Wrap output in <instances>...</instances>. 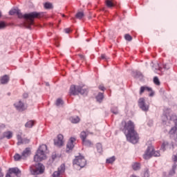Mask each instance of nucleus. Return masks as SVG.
Listing matches in <instances>:
<instances>
[{"mask_svg":"<svg viewBox=\"0 0 177 177\" xmlns=\"http://www.w3.org/2000/svg\"><path fill=\"white\" fill-rule=\"evenodd\" d=\"M120 131L124 132L126 138L130 143L136 145L139 142V134L135 130V123L132 120L125 121L122 120L120 127Z\"/></svg>","mask_w":177,"mask_h":177,"instance_id":"f257e3e1","label":"nucleus"},{"mask_svg":"<svg viewBox=\"0 0 177 177\" xmlns=\"http://www.w3.org/2000/svg\"><path fill=\"white\" fill-rule=\"evenodd\" d=\"M48 150V147L46 145H41L39 149L37 151V153L35 155L34 161L35 162H39L42 160H45L46 156L45 155V151Z\"/></svg>","mask_w":177,"mask_h":177,"instance_id":"f03ea898","label":"nucleus"},{"mask_svg":"<svg viewBox=\"0 0 177 177\" xmlns=\"http://www.w3.org/2000/svg\"><path fill=\"white\" fill-rule=\"evenodd\" d=\"M161 154L160 153V151H156L154 149V147L148 146L145 153L143 154L144 160H150L151 157H160Z\"/></svg>","mask_w":177,"mask_h":177,"instance_id":"7ed1b4c3","label":"nucleus"},{"mask_svg":"<svg viewBox=\"0 0 177 177\" xmlns=\"http://www.w3.org/2000/svg\"><path fill=\"white\" fill-rule=\"evenodd\" d=\"M30 171L32 175H42L45 172V166L42 163L37 162L30 167Z\"/></svg>","mask_w":177,"mask_h":177,"instance_id":"20e7f679","label":"nucleus"},{"mask_svg":"<svg viewBox=\"0 0 177 177\" xmlns=\"http://www.w3.org/2000/svg\"><path fill=\"white\" fill-rule=\"evenodd\" d=\"M69 93L74 96H75V95H78V93H80L81 95H86V93H88V90L82 88L80 86L72 85L71 86Z\"/></svg>","mask_w":177,"mask_h":177,"instance_id":"39448f33","label":"nucleus"},{"mask_svg":"<svg viewBox=\"0 0 177 177\" xmlns=\"http://www.w3.org/2000/svg\"><path fill=\"white\" fill-rule=\"evenodd\" d=\"M41 17V12H32L28 14L22 15V19L29 20V24H34L35 19H39Z\"/></svg>","mask_w":177,"mask_h":177,"instance_id":"423d86ee","label":"nucleus"},{"mask_svg":"<svg viewBox=\"0 0 177 177\" xmlns=\"http://www.w3.org/2000/svg\"><path fill=\"white\" fill-rule=\"evenodd\" d=\"M162 121L163 123L167 121H174L176 127H177V116L176 115L171 114L170 112H164L162 116Z\"/></svg>","mask_w":177,"mask_h":177,"instance_id":"0eeeda50","label":"nucleus"},{"mask_svg":"<svg viewBox=\"0 0 177 177\" xmlns=\"http://www.w3.org/2000/svg\"><path fill=\"white\" fill-rule=\"evenodd\" d=\"M73 165H77L80 168H84L86 165V160L85 157L82 156L81 154L78 156H75V158L73 161Z\"/></svg>","mask_w":177,"mask_h":177,"instance_id":"6e6552de","label":"nucleus"},{"mask_svg":"<svg viewBox=\"0 0 177 177\" xmlns=\"http://www.w3.org/2000/svg\"><path fill=\"white\" fill-rule=\"evenodd\" d=\"M21 176V171L17 167H12L8 169L6 177H20Z\"/></svg>","mask_w":177,"mask_h":177,"instance_id":"1a4fd4ad","label":"nucleus"},{"mask_svg":"<svg viewBox=\"0 0 177 177\" xmlns=\"http://www.w3.org/2000/svg\"><path fill=\"white\" fill-rule=\"evenodd\" d=\"M138 106L141 110L143 111H149V105L146 104V101L145 98L140 97L138 100Z\"/></svg>","mask_w":177,"mask_h":177,"instance_id":"9d476101","label":"nucleus"},{"mask_svg":"<svg viewBox=\"0 0 177 177\" xmlns=\"http://www.w3.org/2000/svg\"><path fill=\"white\" fill-rule=\"evenodd\" d=\"M66 172V166L64 165H61L58 167L57 171H55L53 174V177H59L60 175H63Z\"/></svg>","mask_w":177,"mask_h":177,"instance_id":"9b49d317","label":"nucleus"},{"mask_svg":"<svg viewBox=\"0 0 177 177\" xmlns=\"http://www.w3.org/2000/svg\"><path fill=\"white\" fill-rule=\"evenodd\" d=\"M63 139H64V137L62 134H59L57 136V139L54 140L55 146H57V147H62V146H63L64 144Z\"/></svg>","mask_w":177,"mask_h":177,"instance_id":"f8f14e48","label":"nucleus"},{"mask_svg":"<svg viewBox=\"0 0 177 177\" xmlns=\"http://www.w3.org/2000/svg\"><path fill=\"white\" fill-rule=\"evenodd\" d=\"M76 139L74 137H71L67 145H66V153H68L70 150H73L74 149V142H75Z\"/></svg>","mask_w":177,"mask_h":177,"instance_id":"ddd939ff","label":"nucleus"},{"mask_svg":"<svg viewBox=\"0 0 177 177\" xmlns=\"http://www.w3.org/2000/svg\"><path fill=\"white\" fill-rule=\"evenodd\" d=\"M10 16H13L15 15H17L19 17V19H23V14L18 8H12L9 11Z\"/></svg>","mask_w":177,"mask_h":177,"instance_id":"4468645a","label":"nucleus"},{"mask_svg":"<svg viewBox=\"0 0 177 177\" xmlns=\"http://www.w3.org/2000/svg\"><path fill=\"white\" fill-rule=\"evenodd\" d=\"M145 91H147L148 92H151L149 93V96L151 97L154 96V92L151 88L148 87V86H141L140 88V95H142V93L145 92Z\"/></svg>","mask_w":177,"mask_h":177,"instance_id":"2eb2a0df","label":"nucleus"},{"mask_svg":"<svg viewBox=\"0 0 177 177\" xmlns=\"http://www.w3.org/2000/svg\"><path fill=\"white\" fill-rule=\"evenodd\" d=\"M12 137L13 133H12V131H6L3 132L2 135H0V140H1V139H5V138L6 139H12Z\"/></svg>","mask_w":177,"mask_h":177,"instance_id":"dca6fc26","label":"nucleus"},{"mask_svg":"<svg viewBox=\"0 0 177 177\" xmlns=\"http://www.w3.org/2000/svg\"><path fill=\"white\" fill-rule=\"evenodd\" d=\"M30 153H31V150L30 149V148L29 147L26 148L25 150H24L21 153L22 160H25L26 158H27V157L30 156Z\"/></svg>","mask_w":177,"mask_h":177,"instance_id":"f3484780","label":"nucleus"},{"mask_svg":"<svg viewBox=\"0 0 177 177\" xmlns=\"http://www.w3.org/2000/svg\"><path fill=\"white\" fill-rule=\"evenodd\" d=\"M15 107L17 109V110H24V103L21 102V100H19L17 102H15L14 104Z\"/></svg>","mask_w":177,"mask_h":177,"instance_id":"a211bd4d","label":"nucleus"},{"mask_svg":"<svg viewBox=\"0 0 177 177\" xmlns=\"http://www.w3.org/2000/svg\"><path fill=\"white\" fill-rule=\"evenodd\" d=\"M95 99L98 103H102V102H103V99H104V94L103 93H98Z\"/></svg>","mask_w":177,"mask_h":177,"instance_id":"6ab92c4d","label":"nucleus"},{"mask_svg":"<svg viewBox=\"0 0 177 177\" xmlns=\"http://www.w3.org/2000/svg\"><path fill=\"white\" fill-rule=\"evenodd\" d=\"M1 84L5 85L9 82V76L5 75L1 77Z\"/></svg>","mask_w":177,"mask_h":177,"instance_id":"aec40b11","label":"nucleus"},{"mask_svg":"<svg viewBox=\"0 0 177 177\" xmlns=\"http://www.w3.org/2000/svg\"><path fill=\"white\" fill-rule=\"evenodd\" d=\"M69 120L72 124H78V122L81 121V119H80V117L78 116H72Z\"/></svg>","mask_w":177,"mask_h":177,"instance_id":"412c9836","label":"nucleus"},{"mask_svg":"<svg viewBox=\"0 0 177 177\" xmlns=\"http://www.w3.org/2000/svg\"><path fill=\"white\" fill-rule=\"evenodd\" d=\"M83 146H86V147H92L93 146V142L90 140H84L82 141Z\"/></svg>","mask_w":177,"mask_h":177,"instance_id":"4be33fe9","label":"nucleus"},{"mask_svg":"<svg viewBox=\"0 0 177 177\" xmlns=\"http://www.w3.org/2000/svg\"><path fill=\"white\" fill-rule=\"evenodd\" d=\"M133 171H139L140 169V164L139 162H133L131 165Z\"/></svg>","mask_w":177,"mask_h":177,"instance_id":"5701e85b","label":"nucleus"},{"mask_svg":"<svg viewBox=\"0 0 177 177\" xmlns=\"http://www.w3.org/2000/svg\"><path fill=\"white\" fill-rule=\"evenodd\" d=\"M35 122L34 120H29L25 124L26 128H32V126L35 125Z\"/></svg>","mask_w":177,"mask_h":177,"instance_id":"b1692460","label":"nucleus"},{"mask_svg":"<svg viewBox=\"0 0 177 177\" xmlns=\"http://www.w3.org/2000/svg\"><path fill=\"white\" fill-rule=\"evenodd\" d=\"M63 104H64V102L63 101V100H62V98L57 99L55 102V105L57 107H60V106H63Z\"/></svg>","mask_w":177,"mask_h":177,"instance_id":"393cba45","label":"nucleus"},{"mask_svg":"<svg viewBox=\"0 0 177 177\" xmlns=\"http://www.w3.org/2000/svg\"><path fill=\"white\" fill-rule=\"evenodd\" d=\"M88 138V133L85 131H82L80 133V138L82 139V142L86 140Z\"/></svg>","mask_w":177,"mask_h":177,"instance_id":"a878e982","label":"nucleus"},{"mask_svg":"<svg viewBox=\"0 0 177 177\" xmlns=\"http://www.w3.org/2000/svg\"><path fill=\"white\" fill-rule=\"evenodd\" d=\"M85 15L84 14V12H78L76 15H75V17L76 19H78L79 20H81V19H82V17H84Z\"/></svg>","mask_w":177,"mask_h":177,"instance_id":"bb28decb","label":"nucleus"},{"mask_svg":"<svg viewBox=\"0 0 177 177\" xmlns=\"http://www.w3.org/2000/svg\"><path fill=\"white\" fill-rule=\"evenodd\" d=\"M115 161V156H112L106 159V164H113Z\"/></svg>","mask_w":177,"mask_h":177,"instance_id":"cd10ccee","label":"nucleus"},{"mask_svg":"<svg viewBox=\"0 0 177 177\" xmlns=\"http://www.w3.org/2000/svg\"><path fill=\"white\" fill-rule=\"evenodd\" d=\"M176 170V165H174L172 166L171 169L169 172V175H171V176H172V175H175V171Z\"/></svg>","mask_w":177,"mask_h":177,"instance_id":"c85d7f7f","label":"nucleus"},{"mask_svg":"<svg viewBox=\"0 0 177 177\" xmlns=\"http://www.w3.org/2000/svg\"><path fill=\"white\" fill-rule=\"evenodd\" d=\"M21 158H23V156L20 155L19 153H16L14 156V159H15V161H20V160H21Z\"/></svg>","mask_w":177,"mask_h":177,"instance_id":"c756f323","label":"nucleus"},{"mask_svg":"<svg viewBox=\"0 0 177 177\" xmlns=\"http://www.w3.org/2000/svg\"><path fill=\"white\" fill-rule=\"evenodd\" d=\"M105 3L107 8H113V6H114V3H113V2L111 0H106L105 1Z\"/></svg>","mask_w":177,"mask_h":177,"instance_id":"7c9ffc66","label":"nucleus"},{"mask_svg":"<svg viewBox=\"0 0 177 177\" xmlns=\"http://www.w3.org/2000/svg\"><path fill=\"white\" fill-rule=\"evenodd\" d=\"M96 147H97V151H98L99 153H102V151H103V148L102 147V144L97 143Z\"/></svg>","mask_w":177,"mask_h":177,"instance_id":"2f4dec72","label":"nucleus"},{"mask_svg":"<svg viewBox=\"0 0 177 177\" xmlns=\"http://www.w3.org/2000/svg\"><path fill=\"white\" fill-rule=\"evenodd\" d=\"M17 140H18L17 145H18V146H20V145H21V142H22V140H23V138H21V135L18 134V135L17 136Z\"/></svg>","mask_w":177,"mask_h":177,"instance_id":"473e14b6","label":"nucleus"},{"mask_svg":"<svg viewBox=\"0 0 177 177\" xmlns=\"http://www.w3.org/2000/svg\"><path fill=\"white\" fill-rule=\"evenodd\" d=\"M44 8L45 9H52V8H53V6L51 3H45Z\"/></svg>","mask_w":177,"mask_h":177,"instance_id":"72a5a7b5","label":"nucleus"},{"mask_svg":"<svg viewBox=\"0 0 177 177\" xmlns=\"http://www.w3.org/2000/svg\"><path fill=\"white\" fill-rule=\"evenodd\" d=\"M30 143V139L28 138H22L21 145H28Z\"/></svg>","mask_w":177,"mask_h":177,"instance_id":"f704fd0d","label":"nucleus"},{"mask_svg":"<svg viewBox=\"0 0 177 177\" xmlns=\"http://www.w3.org/2000/svg\"><path fill=\"white\" fill-rule=\"evenodd\" d=\"M167 146H168V142H164L160 147V150L165 151V147H167Z\"/></svg>","mask_w":177,"mask_h":177,"instance_id":"c9c22d12","label":"nucleus"},{"mask_svg":"<svg viewBox=\"0 0 177 177\" xmlns=\"http://www.w3.org/2000/svg\"><path fill=\"white\" fill-rule=\"evenodd\" d=\"M177 131L176 127H172L171 130L169 131V135H175L176 132Z\"/></svg>","mask_w":177,"mask_h":177,"instance_id":"e433bc0d","label":"nucleus"},{"mask_svg":"<svg viewBox=\"0 0 177 177\" xmlns=\"http://www.w3.org/2000/svg\"><path fill=\"white\" fill-rule=\"evenodd\" d=\"M124 39H126V41H132V36H131L129 34H126L124 35Z\"/></svg>","mask_w":177,"mask_h":177,"instance_id":"4c0bfd02","label":"nucleus"},{"mask_svg":"<svg viewBox=\"0 0 177 177\" xmlns=\"http://www.w3.org/2000/svg\"><path fill=\"white\" fill-rule=\"evenodd\" d=\"M5 27H6V23L3 21H0V30H3Z\"/></svg>","mask_w":177,"mask_h":177,"instance_id":"58836bf2","label":"nucleus"},{"mask_svg":"<svg viewBox=\"0 0 177 177\" xmlns=\"http://www.w3.org/2000/svg\"><path fill=\"white\" fill-rule=\"evenodd\" d=\"M153 82L156 85H160V80H158V77H154L153 78Z\"/></svg>","mask_w":177,"mask_h":177,"instance_id":"ea45409f","label":"nucleus"},{"mask_svg":"<svg viewBox=\"0 0 177 177\" xmlns=\"http://www.w3.org/2000/svg\"><path fill=\"white\" fill-rule=\"evenodd\" d=\"M144 176L145 177H149L150 176V173L149 172V169H147L145 173H144Z\"/></svg>","mask_w":177,"mask_h":177,"instance_id":"a19ab883","label":"nucleus"},{"mask_svg":"<svg viewBox=\"0 0 177 177\" xmlns=\"http://www.w3.org/2000/svg\"><path fill=\"white\" fill-rule=\"evenodd\" d=\"M101 59H102V60H107V59H109V58L107 57V56H106V55H104V54H102V55H101Z\"/></svg>","mask_w":177,"mask_h":177,"instance_id":"79ce46f5","label":"nucleus"},{"mask_svg":"<svg viewBox=\"0 0 177 177\" xmlns=\"http://www.w3.org/2000/svg\"><path fill=\"white\" fill-rule=\"evenodd\" d=\"M64 32H66V34H70V32H71V30H70V28H67L64 29Z\"/></svg>","mask_w":177,"mask_h":177,"instance_id":"37998d69","label":"nucleus"},{"mask_svg":"<svg viewBox=\"0 0 177 177\" xmlns=\"http://www.w3.org/2000/svg\"><path fill=\"white\" fill-rule=\"evenodd\" d=\"M173 161H174V162H177V153L173 156Z\"/></svg>","mask_w":177,"mask_h":177,"instance_id":"c03bdc74","label":"nucleus"},{"mask_svg":"<svg viewBox=\"0 0 177 177\" xmlns=\"http://www.w3.org/2000/svg\"><path fill=\"white\" fill-rule=\"evenodd\" d=\"M135 75L134 77H136V78H138V77H140V73L139 72H136L134 73Z\"/></svg>","mask_w":177,"mask_h":177,"instance_id":"a18cd8bd","label":"nucleus"},{"mask_svg":"<svg viewBox=\"0 0 177 177\" xmlns=\"http://www.w3.org/2000/svg\"><path fill=\"white\" fill-rule=\"evenodd\" d=\"M149 127H153V120H149L147 123Z\"/></svg>","mask_w":177,"mask_h":177,"instance_id":"49530a36","label":"nucleus"},{"mask_svg":"<svg viewBox=\"0 0 177 177\" xmlns=\"http://www.w3.org/2000/svg\"><path fill=\"white\" fill-rule=\"evenodd\" d=\"M99 89L100 91H104L106 88H104V86L100 85L99 86Z\"/></svg>","mask_w":177,"mask_h":177,"instance_id":"de8ad7c7","label":"nucleus"},{"mask_svg":"<svg viewBox=\"0 0 177 177\" xmlns=\"http://www.w3.org/2000/svg\"><path fill=\"white\" fill-rule=\"evenodd\" d=\"M23 97H24V99H27V97H28V93H24Z\"/></svg>","mask_w":177,"mask_h":177,"instance_id":"09e8293b","label":"nucleus"},{"mask_svg":"<svg viewBox=\"0 0 177 177\" xmlns=\"http://www.w3.org/2000/svg\"><path fill=\"white\" fill-rule=\"evenodd\" d=\"M164 68H165V70H169V66H168V64H165L163 66Z\"/></svg>","mask_w":177,"mask_h":177,"instance_id":"8fccbe9b","label":"nucleus"},{"mask_svg":"<svg viewBox=\"0 0 177 177\" xmlns=\"http://www.w3.org/2000/svg\"><path fill=\"white\" fill-rule=\"evenodd\" d=\"M0 177H3V173H2V169L0 168Z\"/></svg>","mask_w":177,"mask_h":177,"instance_id":"3c124183","label":"nucleus"},{"mask_svg":"<svg viewBox=\"0 0 177 177\" xmlns=\"http://www.w3.org/2000/svg\"><path fill=\"white\" fill-rule=\"evenodd\" d=\"M56 157H57L56 154L52 155V159L53 160H55Z\"/></svg>","mask_w":177,"mask_h":177,"instance_id":"603ef678","label":"nucleus"},{"mask_svg":"<svg viewBox=\"0 0 177 177\" xmlns=\"http://www.w3.org/2000/svg\"><path fill=\"white\" fill-rule=\"evenodd\" d=\"M5 124H0V129H2V128H5Z\"/></svg>","mask_w":177,"mask_h":177,"instance_id":"864d4df0","label":"nucleus"},{"mask_svg":"<svg viewBox=\"0 0 177 177\" xmlns=\"http://www.w3.org/2000/svg\"><path fill=\"white\" fill-rule=\"evenodd\" d=\"M162 177H167V173L166 172L162 173Z\"/></svg>","mask_w":177,"mask_h":177,"instance_id":"5fc2aeb1","label":"nucleus"},{"mask_svg":"<svg viewBox=\"0 0 177 177\" xmlns=\"http://www.w3.org/2000/svg\"><path fill=\"white\" fill-rule=\"evenodd\" d=\"M79 57L80 59H84V55L79 54Z\"/></svg>","mask_w":177,"mask_h":177,"instance_id":"6e6d98bb","label":"nucleus"},{"mask_svg":"<svg viewBox=\"0 0 177 177\" xmlns=\"http://www.w3.org/2000/svg\"><path fill=\"white\" fill-rule=\"evenodd\" d=\"M113 113L114 114H115V115L118 114V111H113Z\"/></svg>","mask_w":177,"mask_h":177,"instance_id":"4d7b16f0","label":"nucleus"},{"mask_svg":"<svg viewBox=\"0 0 177 177\" xmlns=\"http://www.w3.org/2000/svg\"><path fill=\"white\" fill-rule=\"evenodd\" d=\"M0 17H2V12L0 11Z\"/></svg>","mask_w":177,"mask_h":177,"instance_id":"13d9d810","label":"nucleus"},{"mask_svg":"<svg viewBox=\"0 0 177 177\" xmlns=\"http://www.w3.org/2000/svg\"><path fill=\"white\" fill-rule=\"evenodd\" d=\"M111 111H114V110L111 109Z\"/></svg>","mask_w":177,"mask_h":177,"instance_id":"bf43d9fd","label":"nucleus"},{"mask_svg":"<svg viewBox=\"0 0 177 177\" xmlns=\"http://www.w3.org/2000/svg\"><path fill=\"white\" fill-rule=\"evenodd\" d=\"M62 16H63V17H64V15H63Z\"/></svg>","mask_w":177,"mask_h":177,"instance_id":"052dcab7","label":"nucleus"},{"mask_svg":"<svg viewBox=\"0 0 177 177\" xmlns=\"http://www.w3.org/2000/svg\"><path fill=\"white\" fill-rule=\"evenodd\" d=\"M46 85H49V84L47 83Z\"/></svg>","mask_w":177,"mask_h":177,"instance_id":"680f3d73","label":"nucleus"},{"mask_svg":"<svg viewBox=\"0 0 177 177\" xmlns=\"http://www.w3.org/2000/svg\"><path fill=\"white\" fill-rule=\"evenodd\" d=\"M115 110H117V107H115Z\"/></svg>","mask_w":177,"mask_h":177,"instance_id":"e2e57ef3","label":"nucleus"}]
</instances>
